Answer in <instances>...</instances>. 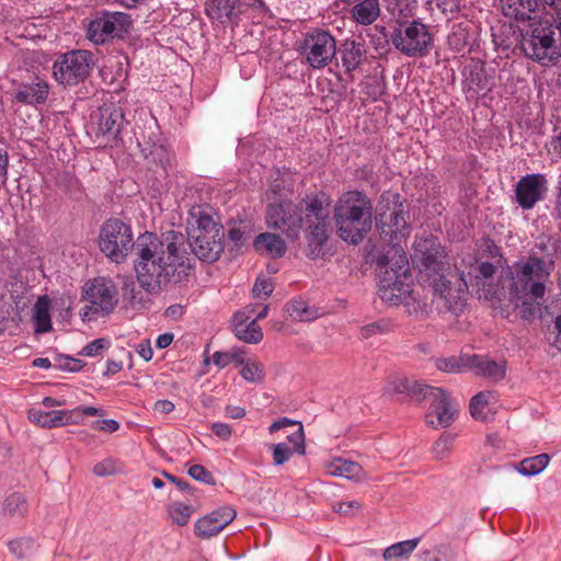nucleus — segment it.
<instances>
[{
	"label": "nucleus",
	"instance_id": "17",
	"mask_svg": "<svg viewBox=\"0 0 561 561\" xmlns=\"http://www.w3.org/2000/svg\"><path fill=\"white\" fill-rule=\"evenodd\" d=\"M287 426H298V428L294 433L287 435V442H282L271 446L273 461L276 466L284 465L293 457L294 454L304 455L306 451L304 427L300 422L282 417L272 423L268 430L270 433L273 434Z\"/></svg>",
	"mask_w": 561,
	"mask_h": 561
},
{
	"label": "nucleus",
	"instance_id": "4",
	"mask_svg": "<svg viewBox=\"0 0 561 561\" xmlns=\"http://www.w3.org/2000/svg\"><path fill=\"white\" fill-rule=\"evenodd\" d=\"M518 43L524 56L541 67L561 62V27L548 16H538L519 26Z\"/></svg>",
	"mask_w": 561,
	"mask_h": 561
},
{
	"label": "nucleus",
	"instance_id": "13",
	"mask_svg": "<svg viewBox=\"0 0 561 561\" xmlns=\"http://www.w3.org/2000/svg\"><path fill=\"white\" fill-rule=\"evenodd\" d=\"M445 252L438 241L434 238L419 240L414 243L413 262L421 274L428 278L433 277L432 286L435 290V284L439 283L443 275H448L451 270L445 273ZM436 297L438 295L434 293Z\"/></svg>",
	"mask_w": 561,
	"mask_h": 561
},
{
	"label": "nucleus",
	"instance_id": "3",
	"mask_svg": "<svg viewBox=\"0 0 561 561\" xmlns=\"http://www.w3.org/2000/svg\"><path fill=\"white\" fill-rule=\"evenodd\" d=\"M462 262L466 270L456 266V272L443 275L439 283L435 284V294L444 301V307L454 313L462 309L468 287L479 286L491 279L502 266L503 256L495 243L486 241L479 256H469Z\"/></svg>",
	"mask_w": 561,
	"mask_h": 561
},
{
	"label": "nucleus",
	"instance_id": "32",
	"mask_svg": "<svg viewBox=\"0 0 561 561\" xmlns=\"http://www.w3.org/2000/svg\"><path fill=\"white\" fill-rule=\"evenodd\" d=\"M550 457L547 454H540L534 457H528L522 460L517 466H508L506 470L510 473H520L525 477H533L543 471Z\"/></svg>",
	"mask_w": 561,
	"mask_h": 561
},
{
	"label": "nucleus",
	"instance_id": "57",
	"mask_svg": "<svg viewBox=\"0 0 561 561\" xmlns=\"http://www.w3.org/2000/svg\"><path fill=\"white\" fill-rule=\"evenodd\" d=\"M9 168V156L3 149H0V187L7 183Z\"/></svg>",
	"mask_w": 561,
	"mask_h": 561
},
{
	"label": "nucleus",
	"instance_id": "49",
	"mask_svg": "<svg viewBox=\"0 0 561 561\" xmlns=\"http://www.w3.org/2000/svg\"><path fill=\"white\" fill-rule=\"evenodd\" d=\"M454 436L443 434L433 445V451L437 458H444L451 449Z\"/></svg>",
	"mask_w": 561,
	"mask_h": 561
},
{
	"label": "nucleus",
	"instance_id": "20",
	"mask_svg": "<svg viewBox=\"0 0 561 561\" xmlns=\"http://www.w3.org/2000/svg\"><path fill=\"white\" fill-rule=\"evenodd\" d=\"M186 252L188 253V263L190 268L191 265V253L188 252V248L191 251L202 261L215 262L219 259L220 253L224 251L222 238L224 233H210V234H190L191 242L187 243L186 237ZM190 271H187V274ZM188 275L186 276V278Z\"/></svg>",
	"mask_w": 561,
	"mask_h": 561
},
{
	"label": "nucleus",
	"instance_id": "30",
	"mask_svg": "<svg viewBox=\"0 0 561 561\" xmlns=\"http://www.w3.org/2000/svg\"><path fill=\"white\" fill-rule=\"evenodd\" d=\"M253 245L256 251L265 252L272 257H282L286 252L285 241L278 234L271 232L256 236Z\"/></svg>",
	"mask_w": 561,
	"mask_h": 561
},
{
	"label": "nucleus",
	"instance_id": "2",
	"mask_svg": "<svg viewBox=\"0 0 561 561\" xmlns=\"http://www.w3.org/2000/svg\"><path fill=\"white\" fill-rule=\"evenodd\" d=\"M380 237L392 244V248L378 260L380 279L378 295L387 304L398 306L403 304L411 293V273L405 252L399 243L410 234L407 214L403 209H394L386 218H377Z\"/></svg>",
	"mask_w": 561,
	"mask_h": 561
},
{
	"label": "nucleus",
	"instance_id": "22",
	"mask_svg": "<svg viewBox=\"0 0 561 561\" xmlns=\"http://www.w3.org/2000/svg\"><path fill=\"white\" fill-rule=\"evenodd\" d=\"M237 516L236 511L230 506H222L195 523V535L199 538L216 536L227 527Z\"/></svg>",
	"mask_w": 561,
	"mask_h": 561
},
{
	"label": "nucleus",
	"instance_id": "48",
	"mask_svg": "<svg viewBox=\"0 0 561 561\" xmlns=\"http://www.w3.org/2000/svg\"><path fill=\"white\" fill-rule=\"evenodd\" d=\"M188 476L196 480L201 481L205 484L213 485L215 484V479L213 474L202 465H193L188 469Z\"/></svg>",
	"mask_w": 561,
	"mask_h": 561
},
{
	"label": "nucleus",
	"instance_id": "28",
	"mask_svg": "<svg viewBox=\"0 0 561 561\" xmlns=\"http://www.w3.org/2000/svg\"><path fill=\"white\" fill-rule=\"evenodd\" d=\"M467 367L476 375L495 381L503 379L506 371L505 362H495L479 355L467 356Z\"/></svg>",
	"mask_w": 561,
	"mask_h": 561
},
{
	"label": "nucleus",
	"instance_id": "42",
	"mask_svg": "<svg viewBox=\"0 0 561 561\" xmlns=\"http://www.w3.org/2000/svg\"><path fill=\"white\" fill-rule=\"evenodd\" d=\"M288 311L290 317L297 321H310L318 317V311L308 307L302 300L293 301Z\"/></svg>",
	"mask_w": 561,
	"mask_h": 561
},
{
	"label": "nucleus",
	"instance_id": "21",
	"mask_svg": "<svg viewBox=\"0 0 561 561\" xmlns=\"http://www.w3.org/2000/svg\"><path fill=\"white\" fill-rule=\"evenodd\" d=\"M462 81L463 90L471 98L486 94L495 87L494 69L489 70L484 62L476 61L468 66Z\"/></svg>",
	"mask_w": 561,
	"mask_h": 561
},
{
	"label": "nucleus",
	"instance_id": "14",
	"mask_svg": "<svg viewBox=\"0 0 561 561\" xmlns=\"http://www.w3.org/2000/svg\"><path fill=\"white\" fill-rule=\"evenodd\" d=\"M125 121L121 106L103 104L91 114L89 130L96 139L106 142L116 140Z\"/></svg>",
	"mask_w": 561,
	"mask_h": 561
},
{
	"label": "nucleus",
	"instance_id": "40",
	"mask_svg": "<svg viewBox=\"0 0 561 561\" xmlns=\"http://www.w3.org/2000/svg\"><path fill=\"white\" fill-rule=\"evenodd\" d=\"M122 296L123 299L127 301L133 309H140L146 305L142 293L136 288V285L133 280L124 283L122 288Z\"/></svg>",
	"mask_w": 561,
	"mask_h": 561
},
{
	"label": "nucleus",
	"instance_id": "39",
	"mask_svg": "<svg viewBox=\"0 0 561 561\" xmlns=\"http://www.w3.org/2000/svg\"><path fill=\"white\" fill-rule=\"evenodd\" d=\"M491 398L492 393L490 391H482L470 400V414L474 420L484 421L486 419L485 409Z\"/></svg>",
	"mask_w": 561,
	"mask_h": 561
},
{
	"label": "nucleus",
	"instance_id": "41",
	"mask_svg": "<svg viewBox=\"0 0 561 561\" xmlns=\"http://www.w3.org/2000/svg\"><path fill=\"white\" fill-rule=\"evenodd\" d=\"M241 377L252 383H260L265 378L264 365L250 359L240 370Z\"/></svg>",
	"mask_w": 561,
	"mask_h": 561
},
{
	"label": "nucleus",
	"instance_id": "55",
	"mask_svg": "<svg viewBox=\"0 0 561 561\" xmlns=\"http://www.w3.org/2000/svg\"><path fill=\"white\" fill-rule=\"evenodd\" d=\"M436 8L446 16L456 14L460 9V0H435Z\"/></svg>",
	"mask_w": 561,
	"mask_h": 561
},
{
	"label": "nucleus",
	"instance_id": "15",
	"mask_svg": "<svg viewBox=\"0 0 561 561\" xmlns=\"http://www.w3.org/2000/svg\"><path fill=\"white\" fill-rule=\"evenodd\" d=\"M301 53L312 68H322L334 57L336 43L328 31L314 30L305 35Z\"/></svg>",
	"mask_w": 561,
	"mask_h": 561
},
{
	"label": "nucleus",
	"instance_id": "11",
	"mask_svg": "<svg viewBox=\"0 0 561 561\" xmlns=\"http://www.w3.org/2000/svg\"><path fill=\"white\" fill-rule=\"evenodd\" d=\"M433 41L428 26L416 20L400 23L391 34L393 46L408 57L426 56Z\"/></svg>",
	"mask_w": 561,
	"mask_h": 561
},
{
	"label": "nucleus",
	"instance_id": "35",
	"mask_svg": "<svg viewBox=\"0 0 561 561\" xmlns=\"http://www.w3.org/2000/svg\"><path fill=\"white\" fill-rule=\"evenodd\" d=\"M330 473L335 477L356 480L362 477L363 468L357 462L346 459H336L330 466Z\"/></svg>",
	"mask_w": 561,
	"mask_h": 561
},
{
	"label": "nucleus",
	"instance_id": "37",
	"mask_svg": "<svg viewBox=\"0 0 561 561\" xmlns=\"http://www.w3.org/2000/svg\"><path fill=\"white\" fill-rule=\"evenodd\" d=\"M27 508L25 497L18 492L10 494L3 502V512L11 516H23Z\"/></svg>",
	"mask_w": 561,
	"mask_h": 561
},
{
	"label": "nucleus",
	"instance_id": "18",
	"mask_svg": "<svg viewBox=\"0 0 561 561\" xmlns=\"http://www.w3.org/2000/svg\"><path fill=\"white\" fill-rule=\"evenodd\" d=\"M548 191L549 185L545 174H526L515 185V198L522 209L530 210L546 198Z\"/></svg>",
	"mask_w": 561,
	"mask_h": 561
},
{
	"label": "nucleus",
	"instance_id": "46",
	"mask_svg": "<svg viewBox=\"0 0 561 561\" xmlns=\"http://www.w3.org/2000/svg\"><path fill=\"white\" fill-rule=\"evenodd\" d=\"M83 364L80 359H76L70 356L59 355L55 358L54 367L64 371H79L82 368Z\"/></svg>",
	"mask_w": 561,
	"mask_h": 561
},
{
	"label": "nucleus",
	"instance_id": "59",
	"mask_svg": "<svg viewBox=\"0 0 561 561\" xmlns=\"http://www.w3.org/2000/svg\"><path fill=\"white\" fill-rule=\"evenodd\" d=\"M136 352L146 362H149L153 356V351L149 340L140 342L136 346Z\"/></svg>",
	"mask_w": 561,
	"mask_h": 561
},
{
	"label": "nucleus",
	"instance_id": "53",
	"mask_svg": "<svg viewBox=\"0 0 561 561\" xmlns=\"http://www.w3.org/2000/svg\"><path fill=\"white\" fill-rule=\"evenodd\" d=\"M334 507L339 514L354 516L360 512L362 503L356 500H353V501L340 502Z\"/></svg>",
	"mask_w": 561,
	"mask_h": 561
},
{
	"label": "nucleus",
	"instance_id": "34",
	"mask_svg": "<svg viewBox=\"0 0 561 561\" xmlns=\"http://www.w3.org/2000/svg\"><path fill=\"white\" fill-rule=\"evenodd\" d=\"M421 538L416 537L409 540H403L393 543L386 548L382 552L385 561H403L408 559L411 553L416 549Z\"/></svg>",
	"mask_w": 561,
	"mask_h": 561
},
{
	"label": "nucleus",
	"instance_id": "51",
	"mask_svg": "<svg viewBox=\"0 0 561 561\" xmlns=\"http://www.w3.org/2000/svg\"><path fill=\"white\" fill-rule=\"evenodd\" d=\"M117 471L116 462L115 460L107 458L100 462H98L93 467V473L98 477H107L112 476Z\"/></svg>",
	"mask_w": 561,
	"mask_h": 561
},
{
	"label": "nucleus",
	"instance_id": "58",
	"mask_svg": "<svg viewBox=\"0 0 561 561\" xmlns=\"http://www.w3.org/2000/svg\"><path fill=\"white\" fill-rule=\"evenodd\" d=\"M211 431L216 436L225 440L229 439V437L231 436V427L226 423H213Z\"/></svg>",
	"mask_w": 561,
	"mask_h": 561
},
{
	"label": "nucleus",
	"instance_id": "23",
	"mask_svg": "<svg viewBox=\"0 0 561 561\" xmlns=\"http://www.w3.org/2000/svg\"><path fill=\"white\" fill-rule=\"evenodd\" d=\"M478 37V27L471 21H462L454 24L448 36V44L457 53L471 50Z\"/></svg>",
	"mask_w": 561,
	"mask_h": 561
},
{
	"label": "nucleus",
	"instance_id": "16",
	"mask_svg": "<svg viewBox=\"0 0 561 561\" xmlns=\"http://www.w3.org/2000/svg\"><path fill=\"white\" fill-rule=\"evenodd\" d=\"M130 16L123 12H102L89 23L88 38L94 44H103L110 37H122L128 32Z\"/></svg>",
	"mask_w": 561,
	"mask_h": 561
},
{
	"label": "nucleus",
	"instance_id": "61",
	"mask_svg": "<svg viewBox=\"0 0 561 561\" xmlns=\"http://www.w3.org/2000/svg\"><path fill=\"white\" fill-rule=\"evenodd\" d=\"M367 95L370 96L373 100H377L379 96L383 94V85L380 81L374 80L371 83H367Z\"/></svg>",
	"mask_w": 561,
	"mask_h": 561
},
{
	"label": "nucleus",
	"instance_id": "7",
	"mask_svg": "<svg viewBox=\"0 0 561 561\" xmlns=\"http://www.w3.org/2000/svg\"><path fill=\"white\" fill-rule=\"evenodd\" d=\"M554 263L545 260L535 253L525 260L516 262L508 267V290L512 298L523 299L529 297L537 300L546 295V283L549 280Z\"/></svg>",
	"mask_w": 561,
	"mask_h": 561
},
{
	"label": "nucleus",
	"instance_id": "50",
	"mask_svg": "<svg viewBox=\"0 0 561 561\" xmlns=\"http://www.w3.org/2000/svg\"><path fill=\"white\" fill-rule=\"evenodd\" d=\"M110 345V342L105 339H96L85 345L79 353L82 356L94 357L100 355Z\"/></svg>",
	"mask_w": 561,
	"mask_h": 561
},
{
	"label": "nucleus",
	"instance_id": "64",
	"mask_svg": "<svg viewBox=\"0 0 561 561\" xmlns=\"http://www.w3.org/2000/svg\"><path fill=\"white\" fill-rule=\"evenodd\" d=\"M213 362L220 368L228 366L231 363L229 352H215L213 355Z\"/></svg>",
	"mask_w": 561,
	"mask_h": 561
},
{
	"label": "nucleus",
	"instance_id": "44",
	"mask_svg": "<svg viewBox=\"0 0 561 561\" xmlns=\"http://www.w3.org/2000/svg\"><path fill=\"white\" fill-rule=\"evenodd\" d=\"M437 369L445 373H461L467 367V357L456 358H439L436 360Z\"/></svg>",
	"mask_w": 561,
	"mask_h": 561
},
{
	"label": "nucleus",
	"instance_id": "6",
	"mask_svg": "<svg viewBox=\"0 0 561 561\" xmlns=\"http://www.w3.org/2000/svg\"><path fill=\"white\" fill-rule=\"evenodd\" d=\"M385 391L388 394H405L419 402L430 400L426 422L434 427L449 426L458 414V405L449 399L444 389L430 387L404 376H397L389 380Z\"/></svg>",
	"mask_w": 561,
	"mask_h": 561
},
{
	"label": "nucleus",
	"instance_id": "1",
	"mask_svg": "<svg viewBox=\"0 0 561 561\" xmlns=\"http://www.w3.org/2000/svg\"><path fill=\"white\" fill-rule=\"evenodd\" d=\"M99 247L115 263L123 262L135 249L137 280L149 294L160 293L169 285L186 279L190 263L182 232L168 230L161 236L145 232L134 241L129 225L122 219L110 218L100 229Z\"/></svg>",
	"mask_w": 561,
	"mask_h": 561
},
{
	"label": "nucleus",
	"instance_id": "10",
	"mask_svg": "<svg viewBox=\"0 0 561 561\" xmlns=\"http://www.w3.org/2000/svg\"><path fill=\"white\" fill-rule=\"evenodd\" d=\"M82 298L89 302L80 311L82 321H91L113 312L118 302V293L113 280L96 277L85 283Z\"/></svg>",
	"mask_w": 561,
	"mask_h": 561
},
{
	"label": "nucleus",
	"instance_id": "8",
	"mask_svg": "<svg viewBox=\"0 0 561 561\" xmlns=\"http://www.w3.org/2000/svg\"><path fill=\"white\" fill-rule=\"evenodd\" d=\"M307 256L317 260L324 255L323 247L331 231L330 210L322 194L305 199Z\"/></svg>",
	"mask_w": 561,
	"mask_h": 561
},
{
	"label": "nucleus",
	"instance_id": "62",
	"mask_svg": "<svg viewBox=\"0 0 561 561\" xmlns=\"http://www.w3.org/2000/svg\"><path fill=\"white\" fill-rule=\"evenodd\" d=\"M163 476L172 483H174L179 490L183 491V492H190L192 490V486L191 484L185 481V480H182V479H179L176 478L175 476H172L168 472H163Z\"/></svg>",
	"mask_w": 561,
	"mask_h": 561
},
{
	"label": "nucleus",
	"instance_id": "47",
	"mask_svg": "<svg viewBox=\"0 0 561 561\" xmlns=\"http://www.w3.org/2000/svg\"><path fill=\"white\" fill-rule=\"evenodd\" d=\"M33 548V541L31 539L22 538L15 539L9 542V550L18 558L27 556Z\"/></svg>",
	"mask_w": 561,
	"mask_h": 561
},
{
	"label": "nucleus",
	"instance_id": "19",
	"mask_svg": "<svg viewBox=\"0 0 561 561\" xmlns=\"http://www.w3.org/2000/svg\"><path fill=\"white\" fill-rule=\"evenodd\" d=\"M254 306H247L233 314L234 335L250 344H257L263 340V332L257 324L259 320L264 319L268 313V306H262L259 314L252 318Z\"/></svg>",
	"mask_w": 561,
	"mask_h": 561
},
{
	"label": "nucleus",
	"instance_id": "33",
	"mask_svg": "<svg viewBox=\"0 0 561 561\" xmlns=\"http://www.w3.org/2000/svg\"><path fill=\"white\" fill-rule=\"evenodd\" d=\"M351 12L357 23L362 25H369L379 16V1L362 0L352 8Z\"/></svg>",
	"mask_w": 561,
	"mask_h": 561
},
{
	"label": "nucleus",
	"instance_id": "31",
	"mask_svg": "<svg viewBox=\"0 0 561 561\" xmlns=\"http://www.w3.org/2000/svg\"><path fill=\"white\" fill-rule=\"evenodd\" d=\"M51 301L47 295L39 296L33 307L35 333H46L53 329L50 318Z\"/></svg>",
	"mask_w": 561,
	"mask_h": 561
},
{
	"label": "nucleus",
	"instance_id": "63",
	"mask_svg": "<svg viewBox=\"0 0 561 561\" xmlns=\"http://www.w3.org/2000/svg\"><path fill=\"white\" fill-rule=\"evenodd\" d=\"M175 405L170 400H158L154 403V411L161 414H169L174 410Z\"/></svg>",
	"mask_w": 561,
	"mask_h": 561
},
{
	"label": "nucleus",
	"instance_id": "26",
	"mask_svg": "<svg viewBox=\"0 0 561 561\" xmlns=\"http://www.w3.org/2000/svg\"><path fill=\"white\" fill-rule=\"evenodd\" d=\"M205 10L211 20L222 24L238 22L242 13L240 0H208Z\"/></svg>",
	"mask_w": 561,
	"mask_h": 561
},
{
	"label": "nucleus",
	"instance_id": "36",
	"mask_svg": "<svg viewBox=\"0 0 561 561\" xmlns=\"http://www.w3.org/2000/svg\"><path fill=\"white\" fill-rule=\"evenodd\" d=\"M191 215L195 218L196 227L192 229L190 234H210L221 232L213 217L205 211L198 209L197 211H192Z\"/></svg>",
	"mask_w": 561,
	"mask_h": 561
},
{
	"label": "nucleus",
	"instance_id": "60",
	"mask_svg": "<svg viewBox=\"0 0 561 561\" xmlns=\"http://www.w3.org/2000/svg\"><path fill=\"white\" fill-rule=\"evenodd\" d=\"M95 425L100 431L107 433H114L119 428V423L113 419L96 421Z\"/></svg>",
	"mask_w": 561,
	"mask_h": 561
},
{
	"label": "nucleus",
	"instance_id": "27",
	"mask_svg": "<svg viewBox=\"0 0 561 561\" xmlns=\"http://www.w3.org/2000/svg\"><path fill=\"white\" fill-rule=\"evenodd\" d=\"M73 412L69 410L44 411L39 408H32L28 410V419L41 427L54 428L75 423Z\"/></svg>",
	"mask_w": 561,
	"mask_h": 561
},
{
	"label": "nucleus",
	"instance_id": "56",
	"mask_svg": "<svg viewBox=\"0 0 561 561\" xmlns=\"http://www.w3.org/2000/svg\"><path fill=\"white\" fill-rule=\"evenodd\" d=\"M230 362L234 363L238 366H244L250 358H248V353L243 348L233 347L229 351Z\"/></svg>",
	"mask_w": 561,
	"mask_h": 561
},
{
	"label": "nucleus",
	"instance_id": "54",
	"mask_svg": "<svg viewBox=\"0 0 561 561\" xmlns=\"http://www.w3.org/2000/svg\"><path fill=\"white\" fill-rule=\"evenodd\" d=\"M549 19L559 23L561 27V0H542Z\"/></svg>",
	"mask_w": 561,
	"mask_h": 561
},
{
	"label": "nucleus",
	"instance_id": "25",
	"mask_svg": "<svg viewBox=\"0 0 561 561\" xmlns=\"http://www.w3.org/2000/svg\"><path fill=\"white\" fill-rule=\"evenodd\" d=\"M500 2L503 14L522 25L538 18L535 13L539 7V0H500Z\"/></svg>",
	"mask_w": 561,
	"mask_h": 561
},
{
	"label": "nucleus",
	"instance_id": "5",
	"mask_svg": "<svg viewBox=\"0 0 561 561\" xmlns=\"http://www.w3.org/2000/svg\"><path fill=\"white\" fill-rule=\"evenodd\" d=\"M373 209V202L363 192L343 193L333 209L340 238L351 244L360 243L371 229Z\"/></svg>",
	"mask_w": 561,
	"mask_h": 561
},
{
	"label": "nucleus",
	"instance_id": "24",
	"mask_svg": "<svg viewBox=\"0 0 561 561\" xmlns=\"http://www.w3.org/2000/svg\"><path fill=\"white\" fill-rule=\"evenodd\" d=\"M339 53L341 55L342 66L348 75L364 64L367 55L364 41H356L353 38L345 39L341 44Z\"/></svg>",
	"mask_w": 561,
	"mask_h": 561
},
{
	"label": "nucleus",
	"instance_id": "29",
	"mask_svg": "<svg viewBox=\"0 0 561 561\" xmlns=\"http://www.w3.org/2000/svg\"><path fill=\"white\" fill-rule=\"evenodd\" d=\"M48 93V83L37 79L34 82L22 84L15 94V100L28 105L43 104L47 100Z\"/></svg>",
	"mask_w": 561,
	"mask_h": 561
},
{
	"label": "nucleus",
	"instance_id": "38",
	"mask_svg": "<svg viewBox=\"0 0 561 561\" xmlns=\"http://www.w3.org/2000/svg\"><path fill=\"white\" fill-rule=\"evenodd\" d=\"M168 513L173 523L179 526H184L190 522V518L194 513V508L182 502H172L168 506Z\"/></svg>",
	"mask_w": 561,
	"mask_h": 561
},
{
	"label": "nucleus",
	"instance_id": "52",
	"mask_svg": "<svg viewBox=\"0 0 561 561\" xmlns=\"http://www.w3.org/2000/svg\"><path fill=\"white\" fill-rule=\"evenodd\" d=\"M274 290L272 282L268 279H257L252 288V293L256 298L266 299Z\"/></svg>",
	"mask_w": 561,
	"mask_h": 561
},
{
	"label": "nucleus",
	"instance_id": "9",
	"mask_svg": "<svg viewBox=\"0 0 561 561\" xmlns=\"http://www.w3.org/2000/svg\"><path fill=\"white\" fill-rule=\"evenodd\" d=\"M96 61L95 55L85 49L59 54L53 65V77L64 87L78 85L90 77Z\"/></svg>",
	"mask_w": 561,
	"mask_h": 561
},
{
	"label": "nucleus",
	"instance_id": "43",
	"mask_svg": "<svg viewBox=\"0 0 561 561\" xmlns=\"http://www.w3.org/2000/svg\"><path fill=\"white\" fill-rule=\"evenodd\" d=\"M386 10L393 18H408L411 13V0H383Z\"/></svg>",
	"mask_w": 561,
	"mask_h": 561
},
{
	"label": "nucleus",
	"instance_id": "12",
	"mask_svg": "<svg viewBox=\"0 0 561 561\" xmlns=\"http://www.w3.org/2000/svg\"><path fill=\"white\" fill-rule=\"evenodd\" d=\"M265 220L268 228L280 231L288 240L295 241L299 238L304 224L302 209L289 199L271 203Z\"/></svg>",
	"mask_w": 561,
	"mask_h": 561
},
{
	"label": "nucleus",
	"instance_id": "45",
	"mask_svg": "<svg viewBox=\"0 0 561 561\" xmlns=\"http://www.w3.org/2000/svg\"><path fill=\"white\" fill-rule=\"evenodd\" d=\"M150 154L164 170L172 165L173 154L165 146H154Z\"/></svg>",
	"mask_w": 561,
	"mask_h": 561
}]
</instances>
